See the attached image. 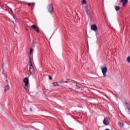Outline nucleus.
I'll list each match as a JSON object with an SVG mask.
<instances>
[{
    "mask_svg": "<svg viewBox=\"0 0 130 130\" xmlns=\"http://www.w3.org/2000/svg\"><path fill=\"white\" fill-rule=\"evenodd\" d=\"M127 110H128V111L129 114H130V108L128 107H127Z\"/></svg>",
    "mask_w": 130,
    "mask_h": 130,
    "instance_id": "obj_19",
    "label": "nucleus"
},
{
    "mask_svg": "<svg viewBox=\"0 0 130 130\" xmlns=\"http://www.w3.org/2000/svg\"><path fill=\"white\" fill-rule=\"evenodd\" d=\"M23 88L25 90L26 92H28L29 91V89L28 88V85L23 84Z\"/></svg>",
    "mask_w": 130,
    "mask_h": 130,
    "instance_id": "obj_10",
    "label": "nucleus"
},
{
    "mask_svg": "<svg viewBox=\"0 0 130 130\" xmlns=\"http://www.w3.org/2000/svg\"><path fill=\"white\" fill-rule=\"evenodd\" d=\"M23 88L25 90L26 92H28L29 91V89L28 88V85L23 84Z\"/></svg>",
    "mask_w": 130,
    "mask_h": 130,
    "instance_id": "obj_11",
    "label": "nucleus"
},
{
    "mask_svg": "<svg viewBox=\"0 0 130 130\" xmlns=\"http://www.w3.org/2000/svg\"><path fill=\"white\" fill-rule=\"evenodd\" d=\"M69 89H72V88H71V87H69Z\"/></svg>",
    "mask_w": 130,
    "mask_h": 130,
    "instance_id": "obj_23",
    "label": "nucleus"
},
{
    "mask_svg": "<svg viewBox=\"0 0 130 130\" xmlns=\"http://www.w3.org/2000/svg\"><path fill=\"white\" fill-rule=\"evenodd\" d=\"M126 61H127V62L130 63V56L126 58Z\"/></svg>",
    "mask_w": 130,
    "mask_h": 130,
    "instance_id": "obj_16",
    "label": "nucleus"
},
{
    "mask_svg": "<svg viewBox=\"0 0 130 130\" xmlns=\"http://www.w3.org/2000/svg\"><path fill=\"white\" fill-rule=\"evenodd\" d=\"M31 27L32 28V29H35L36 31H37L38 33L39 32V29H38V27L35 26V25L34 24L31 25Z\"/></svg>",
    "mask_w": 130,
    "mask_h": 130,
    "instance_id": "obj_9",
    "label": "nucleus"
},
{
    "mask_svg": "<svg viewBox=\"0 0 130 130\" xmlns=\"http://www.w3.org/2000/svg\"><path fill=\"white\" fill-rule=\"evenodd\" d=\"M24 85H29V80L28 78L25 77L23 79Z\"/></svg>",
    "mask_w": 130,
    "mask_h": 130,
    "instance_id": "obj_8",
    "label": "nucleus"
},
{
    "mask_svg": "<svg viewBox=\"0 0 130 130\" xmlns=\"http://www.w3.org/2000/svg\"><path fill=\"white\" fill-rule=\"evenodd\" d=\"M53 87H59V85H58V83L57 82H55L52 83Z\"/></svg>",
    "mask_w": 130,
    "mask_h": 130,
    "instance_id": "obj_12",
    "label": "nucleus"
},
{
    "mask_svg": "<svg viewBox=\"0 0 130 130\" xmlns=\"http://www.w3.org/2000/svg\"><path fill=\"white\" fill-rule=\"evenodd\" d=\"M28 5H29V6H35V4L34 3H28Z\"/></svg>",
    "mask_w": 130,
    "mask_h": 130,
    "instance_id": "obj_17",
    "label": "nucleus"
},
{
    "mask_svg": "<svg viewBox=\"0 0 130 130\" xmlns=\"http://www.w3.org/2000/svg\"><path fill=\"white\" fill-rule=\"evenodd\" d=\"M5 77L7 78V76H5Z\"/></svg>",
    "mask_w": 130,
    "mask_h": 130,
    "instance_id": "obj_24",
    "label": "nucleus"
},
{
    "mask_svg": "<svg viewBox=\"0 0 130 130\" xmlns=\"http://www.w3.org/2000/svg\"><path fill=\"white\" fill-rule=\"evenodd\" d=\"M49 80H52V77H51V76H49Z\"/></svg>",
    "mask_w": 130,
    "mask_h": 130,
    "instance_id": "obj_20",
    "label": "nucleus"
},
{
    "mask_svg": "<svg viewBox=\"0 0 130 130\" xmlns=\"http://www.w3.org/2000/svg\"><path fill=\"white\" fill-rule=\"evenodd\" d=\"M109 122H110V118H105L103 120V123L105 125H109Z\"/></svg>",
    "mask_w": 130,
    "mask_h": 130,
    "instance_id": "obj_3",
    "label": "nucleus"
},
{
    "mask_svg": "<svg viewBox=\"0 0 130 130\" xmlns=\"http://www.w3.org/2000/svg\"><path fill=\"white\" fill-rule=\"evenodd\" d=\"M27 67L29 69V72L31 75H33L35 72L34 67H33V64H32V62L31 61V59H29Z\"/></svg>",
    "mask_w": 130,
    "mask_h": 130,
    "instance_id": "obj_2",
    "label": "nucleus"
},
{
    "mask_svg": "<svg viewBox=\"0 0 130 130\" xmlns=\"http://www.w3.org/2000/svg\"><path fill=\"white\" fill-rule=\"evenodd\" d=\"M121 2L122 3L123 7H124V6H125V5H126V4H127L128 1L127 0H121Z\"/></svg>",
    "mask_w": 130,
    "mask_h": 130,
    "instance_id": "obj_13",
    "label": "nucleus"
},
{
    "mask_svg": "<svg viewBox=\"0 0 130 130\" xmlns=\"http://www.w3.org/2000/svg\"><path fill=\"white\" fill-rule=\"evenodd\" d=\"M115 9L116 11H119L120 8L119 6H115Z\"/></svg>",
    "mask_w": 130,
    "mask_h": 130,
    "instance_id": "obj_15",
    "label": "nucleus"
},
{
    "mask_svg": "<svg viewBox=\"0 0 130 130\" xmlns=\"http://www.w3.org/2000/svg\"><path fill=\"white\" fill-rule=\"evenodd\" d=\"M48 12L50 14H51V13H53V12H54V11L53 10V5H52V4H51L49 6Z\"/></svg>",
    "mask_w": 130,
    "mask_h": 130,
    "instance_id": "obj_5",
    "label": "nucleus"
},
{
    "mask_svg": "<svg viewBox=\"0 0 130 130\" xmlns=\"http://www.w3.org/2000/svg\"><path fill=\"white\" fill-rule=\"evenodd\" d=\"M76 89H81V90H82V88H81V87H78V86H76Z\"/></svg>",
    "mask_w": 130,
    "mask_h": 130,
    "instance_id": "obj_21",
    "label": "nucleus"
},
{
    "mask_svg": "<svg viewBox=\"0 0 130 130\" xmlns=\"http://www.w3.org/2000/svg\"><path fill=\"white\" fill-rule=\"evenodd\" d=\"M81 5L82 6V9L86 12L87 16L89 18H91V11L88 9V6H87V1L82 0L81 1Z\"/></svg>",
    "mask_w": 130,
    "mask_h": 130,
    "instance_id": "obj_1",
    "label": "nucleus"
},
{
    "mask_svg": "<svg viewBox=\"0 0 130 130\" xmlns=\"http://www.w3.org/2000/svg\"><path fill=\"white\" fill-rule=\"evenodd\" d=\"M32 51H33V49H32V48H31L30 49L29 54H31Z\"/></svg>",
    "mask_w": 130,
    "mask_h": 130,
    "instance_id": "obj_18",
    "label": "nucleus"
},
{
    "mask_svg": "<svg viewBox=\"0 0 130 130\" xmlns=\"http://www.w3.org/2000/svg\"><path fill=\"white\" fill-rule=\"evenodd\" d=\"M91 29L93 31H97L98 27H97V25H96V24H93L91 26Z\"/></svg>",
    "mask_w": 130,
    "mask_h": 130,
    "instance_id": "obj_6",
    "label": "nucleus"
},
{
    "mask_svg": "<svg viewBox=\"0 0 130 130\" xmlns=\"http://www.w3.org/2000/svg\"><path fill=\"white\" fill-rule=\"evenodd\" d=\"M9 89H10V85H9V84H7L4 87V92L7 93V92L9 91Z\"/></svg>",
    "mask_w": 130,
    "mask_h": 130,
    "instance_id": "obj_7",
    "label": "nucleus"
},
{
    "mask_svg": "<svg viewBox=\"0 0 130 130\" xmlns=\"http://www.w3.org/2000/svg\"><path fill=\"white\" fill-rule=\"evenodd\" d=\"M118 124H119V125H120L121 126V127H123V123H122L121 122H118Z\"/></svg>",
    "mask_w": 130,
    "mask_h": 130,
    "instance_id": "obj_14",
    "label": "nucleus"
},
{
    "mask_svg": "<svg viewBox=\"0 0 130 130\" xmlns=\"http://www.w3.org/2000/svg\"><path fill=\"white\" fill-rule=\"evenodd\" d=\"M6 82H7V83H8V79H6Z\"/></svg>",
    "mask_w": 130,
    "mask_h": 130,
    "instance_id": "obj_22",
    "label": "nucleus"
},
{
    "mask_svg": "<svg viewBox=\"0 0 130 130\" xmlns=\"http://www.w3.org/2000/svg\"><path fill=\"white\" fill-rule=\"evenodd\" d=\"M65 83H67V81H66V82H65Z\"/></svg>",
    "mask_w": 130,
    "mask_h": 130,
    "instance_id": "obj_25",
    "label": "nucleus"
},
{
    "mask_svg": "<svg viewBox=\"0 0 130 130\" xmlns=\"http://www.w3.org/2000/svg\"><path fill=\"white\" fill-rule=\"evenodd\" d=\"M102 72L104 77H106V73H107V67L102 68Z\"/></svg>",
    "mask_w": 130,
    "mask_h": 130,
    "instance_id": "obj_4",
    "label": "nucleus"
},
{
    "mask_svg": "<svg viewBox=\"0 0 130 130\" xmlns=\"http://www.w3.org/2000/svg\"><path fill=\"white\" fill-rule=\"evenodd\" d=\"M126 104H127V103H126Z\"/></svg>",
    "mask_w": 130,
    "mask_h": 130,
    "instance_id": "obj_26",
    "label": "nucleus"
}]
</instances>
